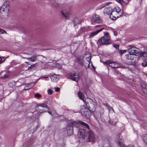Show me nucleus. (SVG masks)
<instances>
[{"instance_id":"f257e3e1","label":"nucleus","mask_w":147,"mask_h":147,"mask_svg":"<svg viewBox=\"0 0 147 147\" xmlns=\"http://www.w3.org/2000/svg\"><path fill=\"white\" fill-rule=\"evenodd\" d=\"M103 13L106 15H110V18L114 20L116 19V17L114 15L117 14V17H118L122 14V11L118 7H115L113 9L111 7H108L104 9Z\"/></svg>"},{"instance_id":"f03ea898","label":"nucleus","mask_w":147,"mask_h":147,"mask_svg":"<svg viewBox=\"0 0 147 147\" xmlns=\"http://www.w3.org/2000/svg\"><path fill=\"white\" fill-rule=\"evenodd\" d=\"M80 124L83 127L88 130L89 129L90 127L88 125L83 122H80L79 123L75 121L73 122L71 121L70 124H68L67 125V130L68 135H71L73 134V126L78 128L80 126Z\"/></svg>"},{"instance_id":"7ed1b4c3","label":"nucleus","mask_w":147,"mask_h":147,"mask_svg":"<svg viewBox=\"0 0 147 147\" xmlns=\"http://www.w3.org/2000/svg\"><path fill=\"white\" fill-rule=\"evenodd\" d=\"M104 37L98 40V43L100 45H107L110 43V36L107 32H104Z\"/></svg>"},{"instance_id":"20e7f679","label":"nucleus","mask_w":147,"mask_h":147,"mask_svg":"<svg viewBox=\"0 0 147 147\" xmlns=\"http://www.w3.org/2000/svg\"><path fill=\"white\" fill-rule=\"evenodd\" d=\"M88 131L84 129H80L78 132V135L80 138L84 139L87 137Z\"/></svg>"},{"instance_id":"39448f33","label":"nucleus","mask_w":147,"mask_h":147,"mask_svg":"<svg viewBox=\"0 0 147 147\" xmlns=\"http://www.w3.org/2000/svg\"><path fill=\"white\" fill-rule=\"evenodd\" d=\"M104 64H108L109 66L112 68H117L120 67L119 64L117 62L112 61L111 60H108L106 62H103Z\"/></svg>"},{"instance_id":"423d86ee","label":"nucleus","mask_w":147,"mask_h":147,"mask_svg":"<svg viewBox=\"0 0 147 147\" xmlns=\"http://www.w3.org/2000/svg\"><path fill=\"white\" fill-rule=\"evenodd\" d=\"M117 140V141L118 142L119 145L121 147H135L133 145H130L128 146H125V144L123 143V140L122 139V136L120 134L118 135L116 137Z\"/></svg>"},{"instance_id":"0eeeda50","label":"nucleus","mask_w":147,"mask_h":147,"mask_svg":"<svg viewBox=\"0 0 147 147\" xmlns=\"http://www.w3.org/2000/svg\"><path fill=\"white\" fill-rule=\"evenodd\" d=\"M128 52L131 55L136 56H138L140 54V53L137 50V49L133 46L129 49Z\"/></svg>"},{"instance_id":"6e6552de","label":"nucleus","mask_w":147,"mask_h":147,"mask_svg":"<svg viewBox=\"0 0 147 147\" xmlns=\"http://www.w3.org/2000/svg\"><path fill=\"white\" fill-rule=\"evenodd\" d=\"M9 11L7 10L3 9L1 8L0 9V17L3 19L6 18L8 16Z\"/></svg>"},{"instance_id":"1a4fd4ad","label":"nucleus","mask_w":147,"mask_h":147,"mask_svg":"<svg viewBox=\"0 0 147 147\" xmlns=\"http://www.w3.org/2000/svg\"><path fill=\"white\" fill-rule=\"evenodd\" d=\"M92 21L96 23H100L102 22V20L98 15L95 14L93 16Z\"/></svg>"},{"instance_id":"9d476101","label":"nucleus","mask_w":147,"mask_h":147,"mask_svg":"<svg viewBox=\"0 0 147 147\" xmlns=\"http://www.w3.org/2000/svg\"><path fill=\"white\" fill-rule=\"evenodd\" d=\"M81 108L82 109L81 112L82 113H83L84 115L87 118H89L90 116V113H89V112L88 111H86L85 110H88V109L87 108H86V107L83 105H82L81 106Z\"/></svg>"},{"instance_id":"9b49d317","label":"nucleus","mask_w":147,"mask_h":147,"mask_svg":"<svg viewBox=\"0 0 147 147\" xmlns=\"http://www.w3.org/2000/svg\"><path fill=\"white\" fill-rule=\"evenodd\" d=\"M70 76V78L71 80L76 82L79 78V76L78 73H71Z\"/></svg>"},{"instance_id":"f8f14e48","label":"nucleus","mask_w":147,"mask_h":147,"mask_svg":"<svg viewBox=\"0 0 147 147\" xmlns=\"http://www.w3.org/2000/svg\"><path fill=\"white\" fill-rule=\"evenodd\" d=\"M89 137L88 142H94L95 141V138L93 132L91 131H90L88 132Z\"/></svg>"},{"instance_id":"ddd939ff","label":"nucleus","mask_w":147,"mask_h":147,"mask_svg":"<svg viewBox=\"0 0 147 147\" xmlns=\"http://www.w3.org/2000/svg\"><path fill=\"white\" fill-rule=\"evenodd\" d=\"M39 106H40L41 107L45 108V110H42L41 109L40 110H39V112L40 113H43V112H46V111H48V110L49 109L47 105L45 104H44V103H42V104H41L40 105H38V106H37L36 107H38Z\"/></svg>"},{"instance_id":"4468645a","label":"nucleus","mask_w":147,"mask_h":147,"mask_svg":"<svg viewBox=\"0 0 147 147\" xmlns=\"http://www.w3.org/2000/svg\"><path fill=\"white\" fill-rule=\"evenodd\" d=\"M78 95L79 98L83 100L84 101L86 105H87V104H88V103L86 102V100L88 99H90L89 98H87V99H85V98L84 97V94L82 92L80 91L78 93Z\"/></svg>"},{"instance_id":"2eb2a0df","label":"nucleus","mask_w":147,"mask_h":147,"mask_svg":"<svg viewBox=\"0 0 147 147\" xmlns=\"http://www.w3.org/2000/svg\"><path fill=\"white\" fill-rule=\"evenodd\" d=\"M9 3L8 1H5L3 3L1 8L3 9H7L9 11Z\"/></svg>"},{"instance_id":"dca6fc26","label":"nucleus","mask_w":147,"mask_h":147,"mask_svg":"<svg viewBox=\"0 0 147 147\" xmlns=\"http://www.w3.org/2000/svg\"><path fill=\"white\" fill-rule=\"evenodd\" d=\"M131 55H127L126 57V59L127 61L129 63H132L134 62V57L131 56Z\"/></svg>"},{"instance_id":"f3484780","label":"nucleus","mask_w":147,"mask_h":147,"mask_svg":"<svg viewBox=\"0 0 147 147\" xmlns=\"http://www.w3.org/2000/svg\"><path fill=\"white\" fill-rule=\"evenodd\" d=\"M61 14L63 16L66 18H68L70 15L69 12L68 11L66 10H62L61 12Z\"/></svg>"},{"instance_id":"a211bd4d","label":"nucleus","mask_w":147,"mask_h":147,"mask_svg":"<svg viewBox=\"0 0 147 147\" xmlns=\"http://www.w3.org/2000/svg\"><path fill=\"white\" fill-rule=\"evenodd\" d=\"M103 29V28H102L95 32H91L89 36V38H93L94 36L97 35L98 33L102 31Z\"/></svg>"},{"instance_id":"6ab92c4d","label":"nucleus","mask_w":147,"mask_h":147,"mask_svg":"<svg viewBox=\"0 0 147 147\" xmlns=\"http://www.w3.org/2000/svg\"><path fill=\"white\" fill-rule=\"evenodd\" d=\"M81 22V20L77 18H75L73 21L74 26L75 28L78 27V25Z\"/></svg>"},{"instance_id":"aec40b11","label":"nucleus","mask_w":147,"mask_h":147,"mask_svg":"<svg viewBox=\"0 0 147 147\" xmlns=\"http://www.w3.org/2000/svg\"><path fill=\"white\" fill-rule=\"evenodd\" d=\"M59 78V76L55 74L52 76L51 77V80L53 82H55L58 80Z\"/></svg>"},{"instance_id":"412c9836","label":"nucleus","mask_w":147,"mask_h":147,"mask_svg":"<svg viewBox=\"0 0 147 147\" xmlns=\"http://www.w3.org/2000/svg\"><path fill=\"white\" fill-rule=\"evenodd\" d=\"M37 57V55H34L31 57L27 58V59L29 61L34 62L36 60V58Z\"/></svg>"},{"instance_id":"4be33fe9","label":"nucleus","mask_w":147,"mask_h":147,"mask_svg":"<svg viewBox=\"0 0 147 147\" xmlns=\"http://www.w3.org/2000/svg\"><path fill=\"white\" fill-rule=\"evenodd\" d=\"M140 57L142 59L147 61V53H142L141 54H140Z\"/></svg>"},{"instance_id":"5701e85b","label":"nucleus","mask_w":147,"mask_h":147,"mask_svg":"<svg viewBox=\"0 0 147 147\" xmlns=\"http://www.w3.org/2000/svg\"><path fill=\"white\" fill-rule=\"evenodd\" d=\"M89 105V109H88V110H90V111H95V109H96L95 106L93 104H92L91 103H90Z\"/></svg>"},{"instance_id":"b1692460","label":"nucleus","mask_w":147,"mask_h":147,"mask_svg":"<svg viewBox=\"0 0 147 147\" xmlns=\"http://www.w3.org/2000/svg\"><path fill=\"white\" fill-rule=\"evenodd\" d=\"M75 61L82 65L83 64V59L81 57H77L76 60H75Z\"/></svg>"},{"instance_id":"393cba45","label":"nucleus","mask_w":147,"mask_h":147,"mask_svg":"<svg viewBox=\"0 0 147 147\" xmlns=\"http://www.w3.org/2000/svg\"><path fill=\"white\" fill-rule=\"evenodd\" d=\"M2 74L3 75V76L1 77V78H5L9 76V73L6 71H3L2 73Z\"/></svg>"},{"instance_id":"a878e982","label":"nucleus","mask_w":147,"mask_h":147,"mask_svg":"<svg viewBox=\"0 0 147 147\" xmlns=\"http://www.w3.org/2000/svg\"><path fill=\"white\" fill-rule=\"evenodd\" d=\"M142 139L144 142L146 144H147V134L143 135L142 136Z\"/></svg>"},{"instance_id":"bb28decb","label":"nucleus","mask_w":147,"mask_h":147,"mask_svg":"<svg viewBox=\"0 0 147 147\" xmlns=\"http://www.w3.org/2000/svg\"><path fill=\"white\" fill-rule=\"evenodd\" d=\"M85 27H82L81 28L80 30V31H79L78 32V35H77L76 36L78 37V35H80V34H82V33L84 31H85Z\"/></svg>"},{"instance_id":"cd10ccee","label":"nucleus","mask_w":147,"mask_h":147,"mask_svg":"<svg viewBox=\"0 0 147 147\" xmlns=\"http://www.w3.org/2000/svg\"><path fill=\"white\" fill-rule=\"evenodd\" d=\"M88 57H86V60L88 62V66H89V65H90V62L91 61V55H88Z\"/></svg>"},{"instance_id":"c85d7f7f","label":"nucleus","mask_w":147,"mask_h":147,"mask_svg":"<svg viewBox=\"0 0 147 147\" xmlns=\"http://www.w3.org/2000/svg\"><path fill=\"white\" fill-rule=\"evenodd\" d=\"M30 84H26L25 85V87L24 89V90H28L30 89L31 86H30Z\"/></svg>"},{"instance_id":"c756f323","label":"nucleus","mask_w":147,"mask_h":147,"mask_svg":"<svg viewBox=\"0 0 147 147\" xmlns=\"http://www.w3.org/2000/svg\"><path fill=\"white\" fill-rule=\"evenodd\" d=\"M118 2L122 5H124L125 4V2L123 0H116Z\"/></svg>"},{"instance_id":"7c9ffc66","label":"nucleus","mask_w":147,"mask_h":147,"mask_svg":"<svg viewBox=\"0 0 147 147\" xmlns=\"http://www.w3.org/2000/svg\"><path fill=\"white\" fill-rule=\"evenodd\" d=\"M41 97V95L38 93H37L35 94L34 97L37 99L40 98Z\"/></svg>"},{"instance_id":"2f4dec72","label":"nucleus","mask_w":147,"mask_h":147,"mask_svg":"<svg viewBox=\"0 0 147 147\" xmlns=\"http://www.w3.org/2000/svg\"><path fill=\"white\" fill-rule=\"evenodd\" d=\"M142 65L143 67H146L147 66V61H144L142 63Z\"/></svg>"},{"instance_id":"473e14b6","label":"nucleus","mask_w":147,"mask_h":147,"mask_svg":"<svg viewBox=\"0 0 147 147\" xmlns=\"http://www.w3.org/2000/svg\"><path fill=\"white\" fill-rule=\"evenodd\" d=\"M15 85V82H10L8 84L9 86L10 87H13Z\"/></svg>"},{"instance_id":"72a5a7b5","label":"nucleus","mask_w":147,"mask_h":147,"mask_svg":"<svg viewBox=\"0 0 147 147\" xmlns=\"http://www.w3.org/2000/svg\"><path fill=\"white\" fill-rule=\"evenodd\" d=\"M36 67L35 64H33L30 67H29L28 68V69H32L33 68H34Z\"/></svg>"},{"instance_id":"f704fd0d","label":"nucleus","mask_w":147,"mask_h":147,"mask_svg":"<svg viewBox=\"0 0 147 147\" xmlns=\"http://www.w3.org/2000/svg\"><path fill=\"white\" fill-rule=\"evenodd\" d=\"M48 93L50 95L52 94H53V91L50 89H48Z\"/></svg>"},{"instance_id":"c9c22d12","label":"nucleus","mask_w":147,"mask_h":147,"mask_svg":"<svg viewBox=\"0 0 147 147\" xmlns=\"http://www.w3.org/2000/svg\"><path fill=\"white\" fill-rule=\"evenodd\" d=\"M119 53L121 55L125 53L126 52V50H121L119 51Z\"/></svg>"},{"instance_id":"e433bc0d","label":"nucleus","mask_w":147,"mask_h":147,"mask_svg":"<svg viewBox=\"0 0 147 147\" xmlns=\"http://www.w3.org/2000/svg\"><path fill=\"white\" fill-rule=\"evenodd\" d=\"M6 32L0 28V34H3Z\"/></svg>"},{"instance_id":"4c0bfd02","label":"nucleus","mask_w":147,"mask_h":147,"mask_svg":"<svg viewBox=\"0 0 147 147\" xmlns=\"http://www.w3.org/2000/svg\"><path fill=\"white\" fill-rule=\"evenodd\" d=\"M114 47L116 49H118L119 48V45L115 44L114 45Z\"/></svg>"},{"instance_id":"58836bf2","label":"nucleus","mask_w":147,"mask_h":147,"mask_svg":"<svg viewBox=\"0 0 147 147\" xmlns=\"http://www.w3.org/2000/svg\"><path fill=\"white\" fill-rule=\"evenodd\" d=\"M55 90L56 92H58L59 91L60 89L59 87H57L55 88Z\"/></svg>"},{"instance_id":"ea45409f","label":"nucleus","mask_w":147,"mask_h":147,"mask_svg":"<svg viewBox=\"0 0 147 147\" xmlns=\"http://www.w3.org/2000/svg\"><path fill=\"white\" fill-rule=\"evenodd\" d=\"M113 31L114 34V35L115 36H116L117 34V32L116 31H114V30H113Z\"/></svg>"},{"instance_id":"a19ab883","label":"nucleus","mask_w":147,"mask_h":147,"mask_svg":"<svg viewBox=\"0 0 147 147\" xmlns=\"http://www.w3.org/2000/svg\"><path fill=\"white\" fill-rule=\"evenodd\" d=\"M3 62V61L2 60V58L1 57H0V64L2 63Z\"/></svg>"},{"instance_id":"79ce46f5","label":"nucleus","mask_w":147,"mask_h":147,"mask_svg":"<svg viewBox=\"0 0 147 147\" xmlns=\"http://www.w3.org/2000/svg\"><path fill=\"white\" fill-rule=\"evenodd\" d=\"M106 3L105 4V5H109V4H110V3Z\"/></svg>"},{"instance_id":"37998d69","label":"nucleus","mask_w":147,"mask_h":147,"mask_svg":"<svg viewBox=\"0 0 147 147\" xmlns=\"http://www.w3.org/2000/svg\"><path fill=\"white\" fill-rule=\"evenodd\" d=\"M109 123L112 124H113V121L111 120H110L109 121Z\"/></svg>"},{"instance_id":"c03bdc74","label":"nucleus","mask_w":147,"mask_h":147,"mask_svg":"<svg viewBox=\"0 0 147 147\" xmlns=\"http://www.w3.org/2000/svg\"><path fill=\"white\" fill-rule=\"evenodd\" d=\"M43 78H48V76H46V77H45H45H44V76H43Z\"/></svg>"},{"instance_id":"a18cd8bd","label":"nucleus","mask_w":147,"mask_h":147,"mask_svg":"<svg viewBox=\"0 0 147 147\" xmlns=\"http://www.w3.org/2000/svg\"><path fill=\"white\" fill-rule=\"evenodd\" d=\"M145 96H146V97L147 98V93H146Z\"/></svg>"},{"instance_id":"49530a36","label":"nucleus","mask_w":147,"mask_h":147,"mask_svg":"<svg viewBox=\"0 0 147 147\" xmlns=\"http://www.w3.org/2000/svg\"><path fill=\"white\" fill-rule=\"evenodd\" d=\"M48 113H49V114H51V115H52L51 113L50 112V111H48Z\"/></svg>"},{"instance_id":"de8ad7c7","label":"nucleus","mask_w":147,"mask_h":147,"mask_svg":"<svg viewBox=\"0 0 147 147\" xmlns=\"http://www.w3.org/2000/svg\"><path fill=\"white\" fill-rule=\"evenodd\" d=\"M98 26H96L95 27H98Z\"/></svg>"},{"instance_id":"09e8293b","label":"nucleus","mask_w":147,"mask_h":147,"mask_svg":"<svg viewBox=\"0 0 147 147\" xmlns=\"http://www.w3.org/2000/svg\"><path fill=\"white\" fill-rule=\"evenodd\" d=\"M85 37H86V36H84V38Z\"/></svg>"},{"instance_id":"8fccbe9b","label":"nucleus","mask_w":147,"mask_h":147,"mask_svg":"<svg viewBox=\"0 0 147 147\" xmlns=\"http://www.w3.org/2000/svg\"><path fill=\"white\" fill-rule=\"evenodd\" d=\"M41 56L43 57H45L43 56V55H41Z\"/></svg>"}]
</instances>
